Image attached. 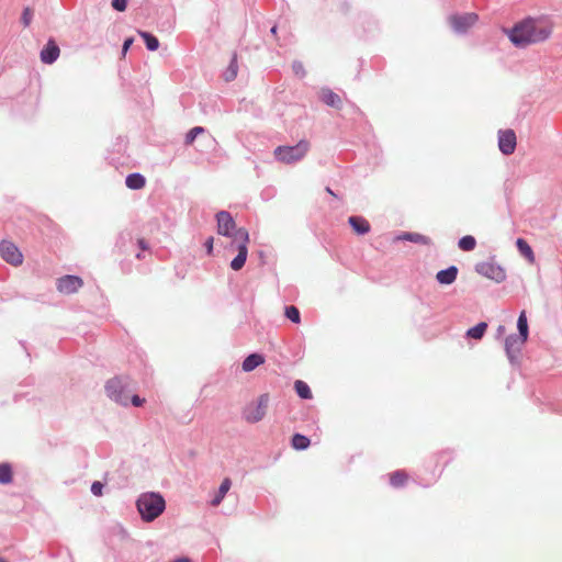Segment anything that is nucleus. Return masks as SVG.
<instances>
[{
	"mask_svg": "<svg viewBox=\"0 0 562 562\" xmlns=\"http://www.w3.org/2000/svg\"><path fill=\"white\" fill-rule=\"evenodd\" d=\"M135 256H136L137 259H142L143 258L142 252H137Z\"/></svg>",
	"mask_w": 562,
	"mask_h": 562,
	"instance_id": "obj_48",
	"label": "nucleus"
},
{
	"mask_svg": "<svg viewBox=\"0 0 562 562\" xmlns=\"http://www.w3.org/2000/svg\"><path fill=\"white\" fill-rule=\"evenodd\" d=\"M406 481L407 474L402 470L394 471L390 476V484L396 488L404 486Z\"/></svg>",
	"mask_w": 562,
	"mask_h": 562,
	"instance_id": "obj_30",
	"label": "nucleus"
},
{
	"mask_svg": "<svg viewBox=\"0 0 562 562\" xmlns=\"http://www.w3.org/2000/svg\"><path fill=\"white\" fill-rule=\"evenodd\" d=\"M285 316L289 318L292 323L299 324L301 322V314L296 306L289 305L285 306Z\"/></svg>",
	"mask_w": 562,
	"mask_h": 562,
	"instance_id": "obj_34",
	"label": "nucleus"
},
{
	"mask_svg": "<svg viewBox=\"0 0 562 562\" xmlns=\"http://www.w3.org/2000/svg\"><path fill=\"white\" fill-rule=\"evenodd\" d=\"M231 485H232L231 480L228 477H225L222 481V483H221V485H220L215 496L211 499V502H210L211 506L216 507V506H218L222 503V501L225 497L226 493L229 491Z\"/></svg>",
	"mask_w": 562,
	"mask_h": 562,
	"instance_id": "obj_21",
	"label": "nucleus"
},
{
	"mask_svg": "<svg viewBox=\"0 0 562 562\" xmlns=\"http://www.w3.org/2000/svg\"><path fill=\"white\" fill-rule=\"evenodd\" d=\"M326 192H327V193H329V194H330V195H333V196H337V195L335 194V192H334L329 187H327V188H326Z\"/></svg>",
	"mask_w": 562,
	"mask_h": 562,
	"instance_id": "obj_47",
	"label": "nucleus"
},
{
	"mask_svg": "<svg viewBox=\"0 0 562 562\" xmlns=\"http://www.w3.org/2000/svg\"><path fill=\"white\" fill-rule=\"evenodd\" d=\"M205 132V128L202 127V126H195L193 128H191L187 134H186V138H184V144L186 145H191L195 138L203 134Z\"/></svg>",
	"mask_w": 562,
	"mask_h": 562,
	"instance_id": "obj_35",
	"label": "nucleus"
},
{
	"mask_svg": "<svg viewBox=\"0 0 562 562\" xmlns=\"http://www.w3.org/2000/svg\"><path fill=\"white\" fill-rule=\"evenodd\" d=\"M217 222V233L225 237H231L236 228V223L228 211H220L215 215Z\"/></svg>",
	"mask_w": 562,
	"mask_h": 562,
	"instance_id": "obj_12",
	"label": "nucleus"
},
{
	"mask_svg": "<svg viewBox=\"0 0 562 562\" xmlns=\"http://www.w3.org/2000/svg\"><path fill=\"white\" fill-rule=\"evenodd\" d=\"M133 37H127L124 40L123 42V45H122V53L125 54L130 48L131 46L133 45Z\"/></svg>",
	"mask_w": 562,
	"mask_h": 562,
	"instance_id": "obj_41",
	"label": "nucleus"
},
{
	"mask_svg": "<svg viewBox=\"0 0 562 562\" xmlns=\"http://www.w3.org/2000/svg\"><path fill=\"white\" fill-rule=\"evenodd\" d=\"M238 71V65H237V58L236 55L233 56L228 67L224 71V79L225 81H232L237 77Z\"/></svg>",
	"mask_w": 562,
	"mask_h": 562,
	"instance_id": "obj_31",
	"label": "nucleus"
},
{
	"mask_svg": "<svg viewBox=\"0 0 562 562\" xmlns=\"http://www.w3.org/2000/svg\"><path fill=\"white\" fill-rule=\"evenodd\" d=\"M0 256L5 262L15 267L23 262V255L18 246L7 239L1 240L0 243Z\"/></svg>",
	"mask_w": 562,
	"mask_h": 562,
	"instance_id": "obj_8",
	"label": "nucleus"
},
{
	"mask_svg": "<svg viewBox=\"0 0 562 562\" xmlns=\"http://www.w3.org/2000/svg\"><path fill=\"white\" fill-rule=\"evenodd\" d=\"M13 480V471L10 463H0V484H10Z\"/></svg>",
	"mask_w": 562,
	"mask_h": 562,
	"instance_id": "obj_29",
	"label": "nucleus"
},
{
	"mask_svg": "<svg viewBox=\"0 0 562 562\" xmlns=\"http://www.w3.org/2000/svg\"><path fill=\"white\" fill-rule=\"evenodd\" d=\"M33 18V11L31 8L26 7L22 11L21 23L26 27L31 24Z\"/></svg>",
	"mask_w": 562,
	"mask_h": 562,
	"instance_id": "obj_36",
	"label": "nucleus"
},
{
	"mask_svg": "<svg viewBox=\"0 0 562 562\" xmlns=\"http://www.w3.org/2000/svg\"><path fill=\"white\" fill-rule=\"evenodd\" d=\"M83 285L80 277L75 274H66L57 279L56 288L63 294H74L78 292Z\"/></svg>",
	"mask_w": 562,
	"mask_h": 562,
	"instance_id": "obj_10",
	"label": "nucleus"
},
{
	"mask_svg": "<svg viewBox=\"0 0 562 562\" xmlns=\"http://www.w3.org/2000/svg\"><path fill=\"white\" fill-rule=\"evenodd\" d=\"M292 70L293 72L299 76L300 78H303L305 77L306 75V71H305V68H304V65L302 64V61L300 60H294L292 63Z\"/></svg>",
	"mask_w": 562,
	"mask_h": 562,
	"instance_id": "obj_37",
	"label": "nucleus"
},
{
	"mask_svg": "<svg viewBox=\"0 0 562 562\" xmlns=\"http://www.w3.org/2000/svg\"><path fill=\"white\" fill-rule=\"evenodd\" d=\"M274 194V189L273 188H267L265 189L262 192H261V196L262 199H270L271 196H273Z\"/></svg>",
	"mask_w": 562,
	"mask_h": 562,
	"instance_id": "obj_42",
	"label": "nucleus"
},
{
	"mask_svg": "<svg viewBox=\"0 0 562 562\" xmlns=\"http://www.w3.org/2000/svg\"><path fill=\"white\" fill-rule=\"evenodd\" d=\"M311 440L302 434H294L291 439V445L295 450L302 451L308 448Z\"/></svg>",
	"mask_w": 562,
	"mask_h": 562,
	"instance_id": "obj_27",
	"label": "nucleus"
},
{
	"mask_svg": "<svg viewBox=\"0 0 562 562\" xmlns=\"http://www.w3.org/2000/svg\"><path fill=\"white\" fill-rule=\"evenodd\" d=\"M60 48L55 40L49 38L40 53V58L43 64L52 65L59 57Z\"/></svg>",
	"mask_w": 562,
	"mask_h": 562,
	"instance_id": "obj_13",
	"label": "nucleus"
},
{
	"mask_svg": "<svg viewBox=\"0 0 562 562\" xmlns=\"http://www.w3.org/2000/svg\"><path fill=\"white\" fill-rule=\"evenodd\" d=\"M128 0H112L111 5L115 11L124 12L127 8Z\"/></svg>",
	"mask_w": 562,
	"mask_h": 562,
	"instance_id": "obj_38",
	"label": "nucleus"
},
{
	"mask_svg": "<svg viewBox=\"0 0 562 562\" xmlns=\"http://www.w3.org/2000/svg\"><path fill=\"white\" fill-rule=\"evenodd\" d=\"M516 247H517L518 251L525 258H527L530 262H532L535 260L533 250L524 238H517Z\"/></svg>",
	"mask_w": 562,
	"mask_h": 562,
	"instance_id": "obj_28",
	"label": "nucleus"
},
{
	"mask_svg": "<svg viewBox=\"0 0 562 562\" xmlns=\"http://www.w3.org/2000/svg\"><path fill=\"white\" fill-rule=\"evenodd\" d=\"M136 507L142 519L150 522L164 513L166 501L158 492H147L138 496Z\"/></svg>",
	"mask_w": 562,
	"mask_h": 562,
	"instance_id": "obj_2",
	"label": "nucleus"
},
{
	"mask_svg": "<svg viewBox=\"0 0 562 562\" xmlns=\"http://www.w3.org/2000/svg\"><path fill=\"white\" fill-rule=\"evenodd\" d=\"M138 34L144 40L148 50L155 52L159 48V40L154 34L146 31H138Z\"/></svg>",
	"mask_w": 562,
	"mask_h": 562,
	"instance_id": "obj_25",
	"label": "nucleus"
},
{
	"mask_svg": "<svg viewBox=\"0 0 562 562\" xmlns=\"http://www.w3.org/2000/svg\"><path fill=\"white\" fill-rule=\"evenodd\" d=\"M506 33L516 47H526L548 40L552 34V27L540 20L526 18Z\"/></svg>",
	"mask_w": 562,
	"mask_h": 562,
	"instance_id": "obj_1",
	"label": "nucleus"
},
{
	"mask_svg": "<svg viewBox=\"0 0 562 562\" xmlns=\"http://www.w3.org/2000/svg\"><path fill=\"white\" fill-rule=\"evenodd\" d=\"M474 269L479 274H481L487 279H491L497 283H501L506 280L505 269L496 262H488V261L477 262L475 265Z\"/></svg>",
	"mask_w": 562,
	"mask_h": 562,
	"instance_id": "obj_6",
	"label": "nucleus"
},
{
	"mask_svg": "<svg viewBox=\"0 0 562 562\" xmlns=\"http://www.w3.org/2000/svg\"><path fill=\"white\" fill-rule=\"evenodd\" d=\"M0 562H5L2 558H0Z\"/></svg>",
	"mask_w": 562,
	"mask_h": 562,
	"instance_id": "obj_49",
	"label": "nucleus"
},
{
	"mask_svg": "<svg viewBox=\"0 0 562 562\" xmlns=\"http://www.w3.org/2000/svg\"><path fill=\"white\" fill-rule=\"evenodd\" d=\"M231 237H233V244H236V248L241 246L248 248L249 233L245 227L235 228Z\"/></svg>",
	"mask_w": 562,
	"mask_h": 562,
	"instance_id": "obj_20",
	"label": "nucleus"
},
{
	"mask_svg": "<svg viewBox=\"0 0 562 562\" xmlns=\"http://www.w3.org/2000/svg\"><path fill=\"white\" fill-rule=\"evenodd\" d=\"M458 246L463 251H471L476 246V239L472 235H465L459 239Z\"/></svg>",
	"mask_w": 562,
	"mask_h": 562,
	"instance_id": "obj_33",
	"label": "nucleus"
},
{
	"mask_svg": "<svg viewBox=\"0 0 562 562\" xmlns=\"http://www.w3.org/2000/svg\"><path fill=\"white\" fill-rule=\"evenodd\" d=\"M321 100L328 106L339 109L341 106L340 97L328 88L322 89Z\"/></svg>",
	"mask_w": 562,
	"mask_h": 562,
	"instance_id": "obj_18",
	"label": "nucleus"
},
{
	"mask_svg": "<svg viewBox=\"0 0 562 562\" xmlns=\"http://www.w3.org/2000/svg\"><path fill=\"white\" fill-rule=\"evenodd\" d=\"M132 403V405H134L135 407H139L144 404L145 400L139 397L138 395H133L130 400H128V403Z\"/></svg>",
	"mask_w": 562,
	"mask_h": 562,
	"instance_id": "obj_40",
	"label": "nucleus"
},
{
	"mask_svg": "<svg viewBox=\"0 0 562 562\" xmlns=\"http://www.w3.org/2000/svg\"><path fill=\"white\" fill-rule=\"evenodd\" d=\"M517 145L516 134L513 130L498 131V148L503 155H512Z\"/></svg>",
	"mask_w": 562,
	"mask_h": 562,
	"instance_id": "obj_11",
	"label": "nucleus"
},
{
	"mask_svg": "<svg viewBox=\"0 0 562 562\" xmlns=\"http://www.w3.org/2000/svg\"><path fill=\"white\" fill-rule=\"evenodd\" d=\"M277 33H278V25H273L270 29V34L273 35V36H277Z\"/></svg>",
	"mask_w": 562,
	"mask_h": 562,
	"instance_id": "obj_46",
	"label": "nucleus"
},
{
	"mask_svg": "<svg viewBox=\"0 0 562 562\" xmlns=\"http://www.w3.org/2000/svg\"><path fill=\"white\" fill-rule=\"evenodd\" d=\"M479 20V15L474 12L463 14H452L449 16V23L453 31L458 34H465Z\"/></svg>",
	"mask_w": 562,
	"mask_h": 562,
	"instance_id": "obj_7",
	"label": "nucleus"
},
{
	"mask_svg": "<svg viewBox=\"0 0 562 562\" xmlns=\"http://www.w3.org/2000/svg\"><path fill=\"white\" fill-rule=\"evenodd\" d=\"M136 244L142 250L148 249V243L144 238H138Z\"/></svg>",
	"mask_w": 562,
	"mask_h": 562,
	"instance_id": "obj_44",
	"label": "nucleus"
},
{
	"mask_svg": "<svg viewBox=\"0 0 562 562\" xmlns=\"http://www.w3.org/2000/svg\"><path fill=\"white\" fill-rule=\"evenodd\" d=\"M237 251L229 265L234 271H239L245 266L248 256V248H244V246L237 247Z\"/></svg>",
	"mask_w": 562,
	"mask_h": 562,
	"instance_id": "obj_22",
	"label": "nucleus"
},
{
	"mask_svg": "<svg viewBox=\"0 0 562 562\" xmlns=\"http://www.w3.org/2000/svg\"><path fill=\"white\" fill-rule=\"evenodd\" d=\"M268 404L269 394H261L256 403L251 402L244 408L243 418L250 424L260 422L266 416Z\"/></svg>",
	"mask_w": 562,
	"mask_h": 562,
	"instance_id": "obj_5",
	"label": "nucleus"
},
{
	"mask_svg": "<svg viewBox=\"0 0 562 562\" xmlns=\"http://www.w3.org/2000/svg\"><path fill=\"white\" fill-rule=\"evenodd\" d=\"M294 390L299 397L302 400H311L313 394L308 384L302 380L294 382Z\"/></svg>",
	"mask_w": 562,
	"mask_h": 562,
	"instance_id": "obj_26",
	"label": "nucleus"
},
{
	"mask_svg": "<svg viewBox=\"0 0 562 562\" xmlns=\"http://www.w3.org/2000/svg\"><path fill=\"white\" fill-rule=\"evenodd\" d=\"M128 379L126 376H114L105 383L106 396L113 402L122 405H128Z\"/></svg>",
	"mask_w": 562,
	"mask_h": 562,
	"instance_id": "obj_4",
	"label": "nucleus"
},
{
	"mask_svg": "<svg viewBox=\"0 0 562 562\" xmlns=\"http://www.w3.org/2000/svg\"><path fill=\"white\" fill-rule=\"evenodd\" d=\"M204 246L206 248L207 254L211 255L213 251V237L207 238L204 243Z\"/></svg>",
	"mask_w": 562,
	"mask_h": 562,
	"instance_id": "obj_43",
	"label": "nucleus"
},
{
	"mask_svg": "<svg viewBox=\"0 0 562 562\" xmlns=\"http://www.w3.org/2000/svg\"><path fill=\"white\" fill-rule=\"evenodd\" d=\"M265 362V358L260 353H250L248 355L243 363H241V368L245 372H251L254 371L257 367H259L260 364H262Z\"/></svg>",
	"mask_w": 562,
	"mask_h": 562,
	"instance_id": "obj_17",
	"label": "nucleus"
},
{
	"mask_svg": "<svg viewBox=\"0 0 562 562\" xmlns=\"http://www.w3.org/2000/svg\"><path fill=\"white\" fill-rule=\"evenodd\" d=\"M458 272L459 269L457 266H449L448 268L437 272L436 280L439 284L450 285L456 281Z\"/></svg>",
	"mask_w": 562,
	"mask_h": 562,
	"instance_id": "obj_14",
	"label": "nucleus"
},
{
	"mask_svg": "<svg viewBox=\"0 0 562 562\" xmlns=\"http://www.w3.org/2000/svg\"><path fill=\"white\" fill-rule=\"evenodd\" d=\"M104 485L100 481H94L91 484L90 491L94 496H101Z\"/></svg>",
	"mask_w": 562,
	"mask_h": 562,
	"instance_id": "obj_39",
	"label": "nucleus"
},
{
	"mask_svg": "<svg viewBox=\"0 0 562 562\" xmlns=\"http://www.w3.org/2000/svg\"><path fill=\"white\" fill-rule=\"evenodd\" d=\"M506 331V328L504 325H499L496 329V337L499 338L502 337Z\"/></svg>",
	"mask_w": 562,
	"mask_h": 562,
	"instance_id": "obj_45",
	"label": "nucleus"
},
{
	"mask_svg": "<svg viewBox=\"0 0 562 562\" xmlns=\"http://www.w3.org/2000/svg\"><path fill=\"white\" fill-rule=\"evenodd\" d=\"M395 240H405L425 246L431 245V239L429 237L414 232H403L395 237Z\"/></svg>",
	"mask_w": 562,
	"mask_h": 562,
	"instance_id": "obj_15",
	"label": "nucleus"
},
{
	"mask_svg": "<svg viewBox=\"0 0 562 562\" xmlns=\"http://www.w3.org/2000/svg\"><path fill=\"white\" fill-rule=\"evenodd\" d=\"M526 341L527 340H522V337L516 334H510L505 338V352L512 364H516L518 362V356Z\"/></svg>",
	"mask_w": 562,
	"mask_h": 562,
	"instance_id": "obj_9",
	"label": "nucleus"
},
{
	"mask_svg": "<svg viewBox=\"0 0 562 562\" xmlns=\"http://www.w3.org/2000/svg\"><path fill=\"white\" fill-rule=\"evenodd\" d=\"M310 150V143L301 139L295 145L278 146L273 154L274 158L283 164L291 165L302 160Z\"/></svg>",
	"mask_w": 562,
	"mask_h": 562,
	"instance_id": "obj_3",
	"label": "nucleus"
},
{
	"mask_svg": "<svg viewBox=\"0 0 562 562\" xmlns=\"http://www.w3.org/2000/svg\"><path fill=\"white\" fill-rule=\"evenodd\" d=\"M125 184L131 190H139L145 187L146 179L139 172H133L126 176Z\"/></svg>",
	"mask_w": 562,
	"mask_h": 562,
	"instance_id": "obj_19",
	"label": "nucleus"
},
{
	"mask_svg": "<svg viewBox=\"0 0 562 562\" xmlns=\"http://www.w3.org/2000/svg\"><path fill=\"white\" fill-rule=\"evenodd\" d=\"M348 223L358 235L370 232V223L362 216L352 215L348 218Z\"/></svg>",
	"mask_w": 562,
	"mask_h": 562,
	"instance_id": "obj_16",
	"label": "nucleus"
},
{
	"mask_svg": "<svg viewBox=\"0 0 562 562\" xmlns=\"http://www.w3.org/2000/svg\"><path fill=\"white\" fill-rule=\"evenodd\" d=\"M132 235L130 232H121L116 238L115 247L121 251H126V245L132 243Z\"/></svg>",
	"mask_w": 562,
	"mask_h": 562,
	"instance_id": "obj_32",
	"label": "nucleus"
},
{
	"mask_svg": "<svg viewBox=\"0 0 562 562\" xmlns=\"http://www.w3.org/2000/svg\"><path fill=\"white\" fill-rule=\"evenodd\" d=\"M486 329H487V323L480 322L475 326H473L467 330L465 337L479 340L484 336Z\"/></svg>",
	"mask_w": 562,
	"mask_h": 562,
	"instance_id": "obj_24",
	"label": "nucleus"
},
{
	"mask_svg": "<svg viewBox=\"0 0 562 562\" xmlns=\"http://www.w3.org/2000/svg\"><path fill=\"white\" fill-rule=\"evenodd\" d=\"M518 336L522 337V340H527L529 336V326L526 311H521L517 319Z\"/></svg>",
	"mask_w": 562,
	"mask_h": 562,
	"instance_id": "obj_23",
	"label": "nucleus"
}]
</instances>
